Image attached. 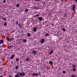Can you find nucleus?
<instances>
[{
	"label": "nucleus",
	"instance_id": "45",
	"mask_svg": "<svg viewBox=\"0 0 77 77\" xmlns=\"http://www.w3.org/2000/svg\"><path fill=\"white\" fill-rule=\"evenodd\" d=\"M76 2H77V0H76Z\"/></svg>",
	"mask_w": 77,
	"mask_h": 77
},
{
	"label": "nucleus",
	"instance_id": "21",
	"mask_svg": "<svg viewBox=\"0 0 77 77\" xmlns=\"http://www.w3.org/2000/svg\"><path fill=\"white\" fill-rule=\"evenodd\" d=\"M27 35H28V36H31V35H30V33L29 32L28 33H27Z\"/></svg>",
	"mask_w": 77,
	"mask_h": 77
},
{
	"label": "nucleus",
	"instance_id": "28",
	"mask_svg": "<svg viewBox=\"0 0 77 77\" xmlns=\"http://www.w3.org/2000/svg\"><path fill=\"white\" fill-rule=\"evenodd\" d=\"M26 60H30V58H28L26 59Z\"/></svg>",
	"mask_w": 77,
	"mask_h": 77
},
{
	"label": "nucleus",
	"instance_id": "20",
	"mask_svg": "<svg viewBox=\"0 0 77 77\" xmlns=\"http://www.w3.org/2000/svg\"><path fill=\"white\" fill-rule=\"evenodd\" d=\"M45 36H49V34H48V33H46L45 34Z\"/></svg>",
	"mask_w": 77,
	"mask_h": 77
},
{
	"label": "nucleus",
	"instance_id": "17",
	"mask_svg": "<svg viewBox=\"0 0 77 77\" xmlns=\"http://www.w3.org/2000/svg\"><path fill=\"white\" fill-rule=\"evenodd\" d=\"M49 63L50 64V65H51L52 64H53V63L52 61H50L49 62Z\"/></svg>",
	"mask_w": 77,
	"mask_h": 77
},
{
	"label": "nucleus",
	"instance_id": "29",
	"mask_svg": "<svg viewBox=\"0 0 77 77\" xmlns=\"http://www.w3.org/2000/svg\"><path fill=\"white\" fill-rule=\"evenodd\" d=\"M72 67H73V68H74L75 67V65H74L73 66H72Z\"/></svg>",
	"mask_w": 77,
	"mask_h": 77
},
{
	"label": "nucleus",
	"instance_id": "39",
	"mask_svg": "<svg viewBox=\"0 0 77 77\" xmlns=\"http://www.w3.org/2000/svg\"><path fill=\"white\" fill-rule=\"evenodd\" d=\"M0 77H3V76L2 75H0Z\"/></svg>",
	"mask_w": 77,
	"mask_h": 77
},
{
	"label": "nucleus",
	"instance_id": "31",
	"mask_svg": "<svg viewBox=\"0 0 77 77\" xmlns=\"http://www.w3.org/2000/svg\"><path fill=\"white\" fill-rule=\"evenodd\" d=\"M18 25H19V27L20 28H21V26H21V24H19Z\"/></svg>",
	"mask_w": 77,
	"mask_h": 77
},
{
	"label": "nucleus",
	"instance_id": "37",
	"mask_svg": "<svg viewBox=\"0 0 77 77\" xmlns=\"http://www.w3.org/2000/svg\"><path fill=\"white\" fill-rule=\"evenodd\" d=\"M11 63H13V61H11Z\"/></svg>",
	"mask_w": 77,
	"mask_h": 77
},
{
	"label": "nucleus",
	"instance_id": "41",
	"mask_svg": "<svg viewBox=\"0 0 77 77\" xmlns=\"http://www.w3.org/2000/svg\"><path fill=\"white\" fill-rule=\"evenodd\" d=\"M2 68H1L0 69V70H2Z\"/></svg>",
	"mask_w": 77,
	"mask_h": 77
},
{
	"label": "nucleus",
	"instance_id": "35",
	"mask_svg": "<svg viewBox=\"0 0 77 77\" xmlns=\"http://www.w3.org/2000/svg\"><path fill=\"white\" fill-rule=\"evenodd\" d=\"M43 3H44V5H45V2H44Z\"/></svg>",
	"mask_w": 77,
	"mask_h": 77
},
{
	"label": "nucleus",
	"instance_id": "7",
	"mask_svg": "<svg viewBox=\"0 0 77 77\" xmlns=\"http://www.w3.org/2000/svg\"><path fill=\"white\" fill-rule=\"evenodd\" d=\"M32 53L34 55H35V54H36V51H35V50L33 51H32Z\"/></svg>",
	"mask_w": 77,
	"mask_h": 77
},
{
	"label": "nucleus",
	"instance_id": "44",
	"mask_svg": "<svg viewBox=\"0 0 77 77\" xmlns=\"http://www.w3.org/2000/svg\"><path fill=\"white\" fill-rule=\"evenodd\" d=\"M55 1L57 2V0H56Z\"/></svg>",
	"mask_w": 77,
	"mask_h": 77
},
{
	"label": "nucleus",
	"instance_id": "26",
	"mask_svg": "<svg viewBox=\"0 0 77 77\" xmlns=\"http://www.w3.org/2000/svg\"><path fill=\"white\" fill-rule=\"evenodd\" d=\"M16 6L17 7H19L20 6V5L19 4H17V5H16Z\"/></svg>",
	"mask_w": 77,
	"mask_h": 77
},
{
	"label": "nucleus",
	"instance_id": "9",
	"mask_svg": "<svg viewBox=\"0 0 77 77\" xmlns=\"http://www.w3.org/2000/svg\"><path fill=\"white\" fill-rule=\"evenodd\" d=\"M36 29H37V27H36L33 28V29L34 32H36Z\"/></svg>",
	"mask_w": 77,
	"mask_h": 77
},
{
	"label": "nucleus",
	"instance_id": "14",
	"mask_svg": "<svg viewBox=\"0 0 77 77\" xmlns=\"http://www.w3.org/2000/svg\"><path fill=\"white\" fill-rule=\"evenodd\" d=\"M23 42H24V43H26L27 42V40L25 39H23Z\"/></svg>",
	"mask_w": 77,
	"mask_h": 77
},
{
	"label": "nucleus",
	"instance_id": "11",
	"mask_svg": "<svg viewBox=\"0 0 77 77\" xmlns=\"http://www.w3.org/2000/svg\"><path fill=\"white\" fill-rule=\"evenodd\" d=\"M53 51L52 50L49 52V54L50 55L52 54H53Z\"/></svg>",
	"mask_w": 77,
	"mask_h": 77
},
{
	"label": "nucleus",
	"instance_id": "1",
	"mask_svg": "<svg viewBox=\"0 0 77 77\" xmlns=\"http://www.w3.org/2000/svg\"><path fill=\"white\" fill-rule=\"evenodd\" d=\"M70 8L71 11H72V10L73 11L75 9V5L73 4L71 5L70 6Z\"/></svg>",
	"mask_w": 77,
	"mask_h": 77
},
{
	"label": "nucleus",
	"instance_id": "42",
	"mask_svg": "<svg viewBox=\"0 0 77 77\" xmlns=\"http://www.w3.org/2000/svg\"><path fill=\"white\" fill-rule=\"evenodd\" d=\"M2 72L3 71V70H2Z\"/></svg>",
	"mask_w": 77,
	"mask_h": 77
},
{
	"label": "nucleus",
	"instance_id": "36",
	"mask_svg": "<svg viewBox=\"0 0 77 77\" xmlns=\"http://www.w3.org/2000/svg\"><path fill=\"white\" fill-rule=\"evenodd\" d=\"M12 33H14V30H13L12 31Z\"/></svg>",
	"mask_w": 77,
	"mask_h": 77
},
{
	"label": "nucleus",
	"instance_id": "23",
	"mask_svg": "<svg viewBox=\"0 0 77 77\" xmlns=\"http://www.w3.org/2000/svg\"><path fill=\"white\" fill-rule=\"evenodd\" d=\"M15 77H21V76L20 75H15Z\"/></svg>",
	"mask_w": 77,
	"mask_h": 77
},
{
	"label": "nucleus",
	"instance_id": "46",
	"mask_svg": "<svg viewBox=\"0 0 77 77\" xmlns=\"http://www.w3.org/2000/svg\"><path fill=\"white\" fill-rule=\"evenodd\" d=\"M0 8H1V7L0 6Z\"/></svg>",
	"mask_w": 77,
	"mask_h": 77
},
{
	"label": "nucleus",
	"instance_id": "19",
	"mask_svg": "<svg viewBox=\"0 0 77 77\" xmlns=\"http://www.w3.org/2000/svg\"><path fill=\"white\" fill-rule=\"evenodd\" d=\"M2 19L3 20H5V21H6V19L5 18L3 17L2 18Z\"/></svg>",
	"mask_w": 77,
	"mask_h": 77
},
{
	"label": "nucleus",
	"instance_id": "2",
	"mask_svg": "<svg viewBox=\"0 0 77 77\" xmlns=\"http://www.w3.org/2000/svg\"><path fill=\"white\" fill-rule=\"evenodd\" d=\"M37 20H38L40 21H41L44 20V18L42 17H38Z\"/></svg>",
	"mask_w": 77,
	"mask_h": 77
},
{
	"label": "nucleus",
	"instance_id": "40",
	"mask_svg": "<svg viewBox=\"0 0 77 77\" xmlns=\"http://www.w3.org/2000/svg\"><path fill=\"white\" fill-rule=\"evenodd\" d=\"M51 25H52V26H54V24H51Z\"/></svg>",
	"mask_w": 77,
	"mask_h": 77
},
{
	"label": "nucleus",
	"instance_id": "30",
	"mask_svg": "<svg viewBox=\"0 0 77 77\" xmlns=\"http://www.w3.org/2000/svg\"><path fill=\"white\" fill-rule=\"evenodd\" d=\"M16 24H18V21H16Z\"/></svg>",
	"mask_w": 77,
	"mask_h": 77
},
{
	"label": "nucleus",
	"instance_id": "5",
	"mask_svg": "<svg viewBox=\"0 0 77 77\" xmlns=\"http://www.w3.org/2000/svg\"><path fill=\"white\" fill-rule=\"evenodd\" d=\"M71 77H77V75L75 74H72L71 75Z\"/></svg>",
	"mask_w": 77,
	"mask_h": 77
},
{
	"label": "nucleus",
	"instance_id": "34",
	"mask_svg": "<svg viewBox=\"0 0 77 77\" xmlns=\"http://www.w3.org/2000/svg\"><path fill=\"white\" fill-rule=\"evenodd\" d=\"M5 2H6V1L4 0L3 2V3H5Z\"/></svg>",
	"mask_w": 77,
	"mask_h": 77
},
{
	"label": "nucleus",
	"instance_id": "18",
	"mask_svg": "<svg viewBox=\"0 0 77 77\" xmlns=\"http://www.w3.org/2000/svg\"><path fill=\"white\" fill-rule=\"evenodd\" d=\"M11 41H12V38L10 37V38L9 42H11Z\"/></svg>",
	"mask_w": 77,
	"mask_h": 77
},
{
	"label": "nucleus",
	"instance_id": "4",
	"mask_svg": "<svg viewBox=\"0 0 77 77\" xmlns=\"http://www.w3.org/2000/svg\"><path fill=\"white\" fill-rule=\"evenodd\" d=\"M14 57H15V55L14 54H13L12 55H11V57H10V59H11V60H13Z\"/></svg>",
	"mask_w": 77,
	"mask_h": 77
},
{
	"label": "nucleus",
	"instance_id": "25",
	"mask_svg": "<svg viewBox=\"0 0 77 77\" xmlns=\"http://www.w3.org/2000/svg\"><path fill=\"white\" fill-rule=\"evenodd\" d=\"M4 26H6V25H7V23H6V22L5 23H4Z\"/></svg>",
	"mask_w": 77,
	"mask_h": 77
},
{
	"label": "nucleus",
	"instance_id": "33",
	"mask_svg": "<svg viewBox=\"0 0 77 77\" xmlns=\"http://www.w3.org/2000/svg\"><path fill=\"white\" fill-rule=\"evenodd\" d=\"M63 74H65V73H66V72H65V71H63Z\"/></svg>",
	"mask_w": 77,
	"mask_h": 77
},
{
	"label": "nucleus",
	"instance_id": "27",
	"mask_svg": "<svg viewBox=\"0 0 77 77\" xmlns=\"http://www.w3.org/2000/svg\"><path fill=\"white\" fill-rule=\"evenodd\" d=\"M19 60V58H17L16 59V62H18Z\"/></svg>",
	"mask_w": 77,
	"mask_h": 77
},
{
	"label": "nucleus",
	"instance_id": "24",
	"mask_svg": "<svg viewBox=\"0 0 77 77\" xmlns=\"http://www.w3.org/2000/svg\"><path fill=\"white\" fill-rule=\"evenodd\" d=\"M39 14H37L36 15H35V17H39Z\"/></svg>",
	"mask_w": 77,
	"mask_h": 77
},
{
	"label": "nucleus",
	"instance_id": "13",
	"mask_svg": "<svg viewBox=\"0 0 77 77\" xmlns=\"http://www.w3.org/2000/svg\"><path fill=\"white\" fill-rule=\"evenodd\" d=\"M20 74V75H19ZM16 75H20V72H17V74H16Z\"/></svg>",
	"mask_w": 77,
	"mask_h": 77
},
{
	"label": "nucleus",
	"instance_id": "10",
	"mask_svg": "<svg viewBox=\"0 0 77 77\" xmlns=\"http://www.w3.org/2000/svg\"><path fill=\"white\" fill-rule=\"evenodd\" d=\"M3 42H4V41H3V40H0V44H2V43H3Z\"/></svg>",
	"mask_w": 77,
	"mask_h": 77
},
{
	"label": "nucleus",
	"instance_id": "15",
	"mask_svg": "<svg viewBox=\"0 0 77 77\" xmlns=\"http://www.w3.org/2000/svg\"><path fill=\"white\" fill-rule=\"evenodd\" d=\"M72 70L73 72H75V71H76V69H75V68H73L72 69Z\"/></svg>",
	"mask_w": 77,
	"mask_h": 77
},
{
	"label": "nucleus",
	"instance_id": "22",
	"mask_svg": "<svg viewBox=\"0 0 77 77\" xmlns=\"http://www.w3.org/2000/svg\"><path fill=\"white\" fill-rule=\"evenodd\" d=\"M6 39H7V41H9L10 39V38H7Z\"/></svg>",
	"mask_w": 77,
	"mask_h": 77
},
{
	"label": "nucleus",
	"instance_id": "8",
	"mask_svg": "<svg viewBox=\"0 0 77 77\" xmlns=\"http://www.w3.org/2000/svg\"><path fill=\"white\" fill-rule=\"evenodd\" d=\"M38 73H33L32 75L33 76H35V75H38Z\"/></svg>",
	"mask_w": 77,
	"mask_h": 77
},
{
	"label": "nucleus",
	"instance_id": "43",
	"mask_svg": "<svg viewBox=\"0 0 77 77\" xmlns=\"http://www.w3.org/2000/svg\"><path fill=\"white\" fill-rule=\"evenodd\" d=\"M11 47H12V46H10V48H11Z\"/></svg>",
	"mask_w": 77,
	"mask_h": 77
},
{
	"label": "nucleus",
	"instance_id": "32",
	"mask_svg": "<svg viewBox=\"0 0 77 77\" xmlns=\"http://www.w3.org/2000/svg\"><path fill=\"white\" fill-rule=\"evenodd\" d=\"M15 68H16V69H18V66H17Z\"/></svg>",
	"mask_w": 77,
	"mask_h": 77
},
{
	"label": "nucleus",
	"instance_id": "3",
	"mask_svg": "<svg viewBox=\"0 0 77 77\" xmlns=\"http://www.w3.org/2000/svg\"><path fill=\"white\" fill-rule=\"evenodd\" d=\"M25 75H26V74H25V73L24 72H20V76H25Z\"/></svg>",
	"mask_w": 77,
	"mask_h": 77
},
{
	"label": "nucleus",
	"instance_id": "12",
	"mask_svg": "<svg viewBox=\"0 0 77 77\" xmlns=\"http://www.w3.org/2000/svg\"><path fill=\"white\" fill-rule=\"evenodd\" d=\"M24 11L25 12H27L29 11V9L26 8L25 10Z\"/></svg>",
	"mask_w": 77,
	"mask_h": 77
},
{
	"label": "nucleus",
	"instance_id": "16",
	"mask_svg": "<svg viewBox=\"0 0 77 77\" xmlns=\"http://www.w3.org/2000/svg\"><path fill=\"white\" fill-rule=\"evenodd\" d=\"M62 30H63V32H65L66 31V29L64 28H62Z\"/></svg>",
	"mask_w": 77,
	"mask_h": 77
},
{
	"label": "nucleus",
	"instance_id": "6",
	"mask_svg": "<svg viewBox=\"0 0 77 77\" xmlns=\"http://www.w3.org/2000/svg\"><path fill=\"white\" fill-rule=\"evenodd\" d=\"M44 41H45V39L43 38L42 39L40 42H41V44H44Z\"/></svg>",
	"mask_w": 77,
	"mask_h": 77
},
{
	"label": "nucleus",
	"instance_id": "38",
	"mask_svg": "<svg viewBox=\"0 0 77 77\" xmlns=\"http://www.w3.org/2000/svg\"><path fill=\"white\" fill-rule=\"evenodd\" d=\"M9 77H12V76L11 75H9Z\"/></svg>",
	"mask_w": 77,
	"mask_h": 77
}]
</instances>
